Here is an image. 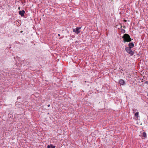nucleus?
I'll return each mask as SVG.
<instances>
[{
  "instance_id": "ddd939ff",
  "label": "nucleus",
  "mask_w": 148,
  "mask_h": 148,
  "mask_svg": "<svg viewBox=\"0 0 148 148\" xmlns=\"http://www.w3.org/2000/svg\"><path fill=\"white\" fill-rule=\"evenodd\" d=\"M18 9H20V7H19Z\"/></svg>"
},
{
  "instance_id": "9d476101",
  "label": "nucleus",
  "mask_w": 148,
  "mask_h": 148,
  "mask_svg": "<svg viewBox=\"0 0 148 148\" xmlns=\"http://www.w3.org/2000/svg\"><path fill=\"white\" fill-rule=\"evenodd\" d=\"M58 36H60V34H58Z\"/></svg>"
},
{
  "instance_id": "7ed1b4c3",
  "label": "nucleus",
  "mask_w": 148,
  "mask_h": 148,
  "mask_svg": "<svg viewBox=\"0 0 148 148\" xmlns=\"http://www.w3.org/2000/svg\"><path fill=\"white\" fill-rule=\"evenodd\" d=\"M81 28V27H77L76 28V29L75 30V29H73V31L74 32H75L77 34H78L80 32V31L79 30V29H80Z\"/></svg>"
},
{
  "instance_id": "0eeeda50",
  "label": "nucleus",
  "mask_w": 148,
  "mask_h": 148,
  "mask_svg": "<svg viewBox=\"0 0 148 148\" xmlns=\"http://www.w3.org/2000/svg\"><path fill=\"white\" fill-rule=\"evenodd\" d=\"M146 133L145 132H143V133L142 136L144 138H142L143 139L145 138L146 137Z\"/></svg>"
},
{
  "instance_id": "6e6552de",
  "label": "nucleus",
  "mask_w": 148,
  "mask_h": 148,
  "mask_svg": "<svg viewBox=\"0 0 148 148\" xmlns=\"http://www.w3.org/2000/svg\"><path fill=\"white\" fill-rule=\"evenodd\" d=\"M55 146H53L51 145H48L47 146L48 148H55Z\"/></svg>"
},
{
  "instance_id": "1a4fd4ad",
  "label": "nucleus",
  "mask_w": 148,
  "mask_h": 148,
  "mask_svg": "<svg viewBox=\"0 0 148 148\" xmlns=\"http://www.w3.org/2000/svg\"><path fill=\"white\" fill-rule=\"evenodd\" d=\"M138 112H136L135 114V116H136L137 117H138Z\"/></svg>"
},
{
  "instance_id": "39448f33",
  "label": "nucleus",
  "mask_w": 148,
  "mask_h": 148,
  "mask_svg": "<svg viewBox=\"0 0 148 148\" xmlns=\"http://www.w3.org/2000/svg\"><path fill=\"white\" fill-rule=\"evenodd\" d=\"M119 83L120 85H123L125 84V82L123 80L121 79L119 80Z\"/></svg>"
},
{
  "instance_id": "20e7f679",
  "label": "nucleus",
  "mask_w": 148,
  "mask_h": 148,
  "mask_svg": "<svg viewBox=\"0 0 148 148\" xmlns=\"http://www.w3.org/2000/svg\"><path fill=\"white\" fill-rule=\"evenodd\" d=\"M25 13V11L24 10L21 11H19V14L21 15V16H24V14Z\"/></svg>"
},
{
  "instance_id": "f8f14e48",
  "label": "nucleus",
  "mask_w": 148,
  "mask_h": 148,
  "mask_svg": "<svg viewBox=\"0 0 148 148\" xmlns=\"http://www.w3.org/2000/svg\"><path fill=\"white\" fill-rule=\"evenodd\" d=\"M50 106V105H49L48 106Z\"/></svg>"
},
{
  "instance_id": "9b49d317",
  "label": "nucleus",
  "mask_w": 148,
  "mask_h": 148,
  "mask_svg": "<svg viewBox=\"0 0 148 148\" xmlns=\"http://www.w3.org/2000/svg\"><path fill=\"white\" fill-rule=\"evenodd\" d=\"M124 21L126 22V21H127L126 20H124Z\"/></svg>"
},
{
  "instance_id": "f03ea898",
  "label": "nucleus",
  "mask_w": 148,
  "mask_h": 148,
  "mask_svg": "<svg viewBox=\"0 0 148 148\" xmlns=\"http://www.w3.org/2000/svg\"><path fill=\"white\" fill-rule=\"evenodd\" d=\"M126 51L131 55H133L134 54L133 52L132 51L131 48L127 47L125 48Z\"/></svg>"
},
{
  "instance_id": "423d86ee",
  "label": "nucleus",
  "mask_w": 148,
  "mask_h": 148,
  "mask_svg": "<svg viewBox=\"0 0 148 148\" xmlns=\"http://www.w3.org/2000/svg\"><path fill=\"white\" fill-rule=\"evenodd\" d=\"M133 47H134V44L133 42H131L129 44L128 47L131 49Z\"/></svg>"
},
{
  "instance_id": "f257e3e1",
  "label": "nucleus",
  "mask_w": 148,
  "mask_h": 148,
  "mask_svg": "<svg viewBox=\"0 0 148 148\" xmlns=\"http://www.w3.org/2000/svg\"><path fill=\"white\" fill-rule=\"evenodd\" d=\"M123 38V40L124 42H130L131 40V39L129 35L125 34H124L122 37Z\"/></svg>"
}]
</instances>
